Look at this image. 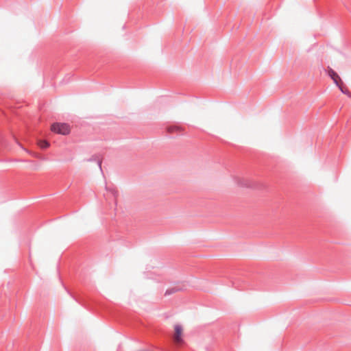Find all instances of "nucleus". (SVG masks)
I'll return each mask as SVG.
<instances>
[{
  "mask_svg": "<svg viewBox=\"0 0 351 351\" xmlns=\"http://www.w3.org/2000/svg\"><path fill=\"white\" fill-rule=\"evenodd\" d=\"M173 340L177 346H181L184 343V327L180 324L173 326Z\"/></svg>",
  "mask_w": 351,
  "mask_h": 351,
  "instance_id": "1",
  "label": "nucleus"
},
{
  "mask_svg": "<svg viewBox=\"0 0 351 351\" xmlns=\"http://www.w3.org/2000/svg\"><path fill=\"white\" fill-rule=\"evenodd\" d=\"M51 130L52 132L62 135L69 134L71 130L69 125L60 123H55L52 124Z\"/></svg>",
  "mask_w": 351,
  "mask_h": 351,
  "instance_id": "2",
  "label": "nucleus"
},
{
  "mask_svg": "<svg viewBox=\"0 0 351 351\" xmlns=\"http://www.w3.org/2000/svg\"><path fill=\"white\" fill-rule=\"evenodd\" d=\"M328 75L333 80L335 84L339 87L340 90L343 92V88L341 86L342 81L339 75L332 69L328 70Z\"/></svg>",
  "mask_w": 351,
  "mask_h": 351,
  "instance_id": "3",
  "label": "nucleus"
},
{
  "mask_svg": "<svg viewBox=\"0 0 351 351\" xmlns=\"http://www.w3.org/2000/svg\"><path fill=\"white\" fill-rule=\"evenodd\" d=\"M38 146H40L43 149H46L49 147V143L44 140H40L38 142Z\"/></svg>",
  "mask_w": 351,
  "mask_h": 351,
  "instance_id": "4",
  "label": "nucleus"
},
{
  "mask_svg": "<svg viewBox=\"0 0 351 351\" xmlns=\"http://www.w3.org/2000/svg\"><path fill=\"white\" fill-rule=\"evenodd\" d=\"M181 130V128L179 126H169L167 128V131L170 133L178 132Z\"/></svg>",
  "mask_w": 351,
  "mask_h": 351,
  "instance_id": "5",
  "label": "nucleus"
},
{
  "mask_svg": "<svg viewBox=\"0 0 351 351\" xmlns=\"http://www.w3.org/2000/svg\"><path fill=\"white\" fill-rule=\"evenodd\" d=\"M171 293H173V291H171V290H167L166 291V294H171Z\"/></svg>",
  "mask_w": 351,
  "mask_h": 351,
  "instance_id": "6",
  "label": "nucleus"
},
{
  "mask_svg": "<svg viewBox=\"0 0 351 351\" xmlns=\"http://www.w3.org/2000/svg\"><path fill=\"white\" fill-rule=\"evenodd\" d=\"M343 93H346V94H348V93H349V92H348V90H343Z\"/></svg>",
  "mask_w": 351,
  "mask_h": 351,
  "instance_id": "7",
  "label": "nucleus"
}]
</instances>
